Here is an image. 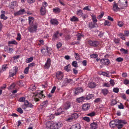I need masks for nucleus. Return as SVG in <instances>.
<instances>
[{"instance_id":"obj_1","label":"nucleus","mask_w":129,"mask_h":129,"mask_svg":"<svg viewBox=\"0 0 129 129\" xmlns=\"http://www.w3.org/2000/svg\"><path fill=\"white\" fill-rule=\"evenodd\" d=\"M47 124H50V129H58L61 126L62 124L60 122H55L51 123V125L50 124V123H47Z\"/></svg>"},{"instance_id":"obj_2","label":"nucleus","mask_w":129,"mask_h":129,"mask_svg":"<svg viewBox=\"0 0 129 129\" xmlns=\"http://www.w3.org/2000/svg\"><path fill=\"white\" fill-rule=\"evenodd\" d=\"M118 3L121 9H124L127 6V2L126 0H119Z\"/></svg>"},{"instance_id":"obj_3","label":"nucleus","mask_w":129,"mask_h":129,"mask_svg":"<svg viewBox=\"0 0 129 129\" xmlns=\"http://www.w3.org/2000/svg\"><path fill=\"white\" fill-rule=\"evenodd\" d=\"M24 103V104L22 106V108L24 109H25L27 107L32 108L34 106L31 103H29L27 100L25 101Z\"/></svg>"},{"instance_id":"obj_4","label":"nucleus","mask_w":129,"mask_h":129,"mask_svg":"<svg viewBox=\"0 0 129 129\" xmlns=\"http://www.w3.org/2000/svg\"><path fill=\"white\" fill-rule=\"evenodd\" d=\"M37 25L36 24L34 25H32L28 27V31L31 33H33L36 32L37 30Z\"/></svg>"},{"instance_id":"obj_5","label":"nucleus","mask_w":129,"mask_h":129,"mask_svg":"<svg viewBox=\"0 0 129 129\" xmlns=\"http://www.w3.org/2000/svg\"><path fill=\"white\" fill-rule=\"evenodd\" d=\"M48 49V48L47 47L46 49H43L41 50L42 53L45 56H47L51 54V53L49 51Z\"/></svg>"},{"instance_id":"obj_6","label":"nucleus","mask_w":129,"mask_h":129,"mask_svg":"<svg viewBox=\"0 0 129 129\" xmlns=\"http://www.w3.org/2000/svg\"><path fill=\"white\" fill-rule=\"evenodd\" d=\"M100 62L101 64L104 65H108L110 62L109 59H102L100 60Z\"/></svg>"},{"instance_id":"obj_7","label":"nucleus","mask_w":129,"mask_h":129,"mask_svg":"<svg viewBox=\"0 0 129 129\" xmlns=\"http://www.w3.org/2000/svg\"><path fill=\"white\" fill-rule=\"evenodd\" d=\"M88 43L90 46L94 47H96L99 44V42L95 41H88Z\"/></svg>"},{"instance_id":"obj_8","label":"nucleus","mask_w":129,"mask_h":129,"mask_svg":"<svg viewBox=\"0 0 129 129\" xmlns=\"http://www.w3.org/2000/svg\"><path fill=\"white\" fill-rule=\"evenodd\" d=\"M120 8L121 7H120V8L118 7L117 4L115 2L114 3V5L112 9L114 11L116 12L118 11H120V10L121 9Z\"/></svg>"},{"instance_id":"obj_9","label":"nucleus","mask_w":129,"mask_h":129,"mask_svg":"<svg viewBox=\"0 0 129 129\" xmlns=\"http://www.w3.org/2000/svg\"><path fill=\"white\" fill-rule=\"evenodd\" d=\"M63 76V73L61 72H58L56 74V77L58 79H61Z\"/></svg>"},{"instance_id":"obj_10","label":"nucleus","mask_w":129,"mask_h":129,"mask_svg":"<svg viewBox=\"0 0 129 129\" xmlns=\"http://www.w3.org/2000/svg\"><path fill=\"white\" fill-rule=\"evenodd\" d=\"M25 12V10L24 9H23L19 11L14 13L15 16L20 15L23 14Z\"/></svg>"},{"instance_id":"obj_11","label":"nucleus","mask_w":129,"mask_h":129,"mask_svg":"<svg viewBox=\"0 0 129 129\" xmlns=\"http://www.w3.org/2000/svg\"><path fill=\"white\" fill-rule=\"evenodd\" d=\"M116 120H114L112 121H111L110 123V125L111 128H113L114 127H116L117 125L118 124H116L115 123V122H117V121H116Z\"/></svg>"},{"instance_id":"obj_12","label":"nucleus","mask_w":129,"mask_h":129,"mask_svg":"<svg viewBox=\"0 0 129 129\" xmlns=\"http://www.w3.org/2000/svg\"><path fill=\"white\" fill-rule=\"evenodd\" d=\"M90 107L89 105L88 104H85L83 105L82 107V109L83 110L86 111L88 110Z\"/></svg>"},{"instance_id":"obj_13","label":"nucleus","mask_w":129,"mask_h":129,"mask_svg":"<svg viewBox=\"0 0 129 129\" xmlns=\"http://www.w3.org/2000/svg\"><path fill=\"white\" fill-rule=\"evenodd\" d=\"M71 105L70 103L67 102L63 105V108L65 110H67L70 107Z\"/></svg>"},{"instance_id":"obj_14","label":"nucleus","mask_w":129,"mask_h":129,"mask_svg":"<svg viewBox=\"0 0 129 129\" xmlns=\"http://www.w3.org/2000/svg\"><path fill=\"white\" fill-rule=\"evenodd\" d=\"M90 128L91 129H96L98 127L97 123L93 122L90 124Z\"/></svg>"},{"instance_id":"obj_15","label":"nucleus","mask_w":129,"mask_h":129,"mask_svg":"<svg viewBox=\"0 0 129 129\" xmlns=\"http://www.w3.org/2000/svg\"><path fill=\"white\" fill-rule=\"evenodd\" d=\"M83 91V89L81 87H78L76 89L75 94L77 95Z\"/></svg>"},{"instance_id":"obj_16","label":"nucleus","mask_w":129,"mask_h":129,"mask_svg":"<svg viewBox=\"0 0 129 129\" xmlns=\"http://www.w3.org/2000/svg\"><path fill=\"white\" fill-rule=\"evenodd\" d=\"M80 125L79 124H77L75 125H72L70 128V129H80Z\"/></svg>"},{"instance_id":"obj_17","label":"nucleus","mask_w":129,"mask_h":129,"mask_svg":"<svg viewBox=\"0 0 129 129\" xmlns=\"http://www.w3.org/2000/svg\"><path fill=\"white\" fill-rule=\"evenodd\" d=\"M64 111H62V108H59L57 110V112L56 113H55V114L57 116L61 114H63L64 113Z\"/></svg>"},{"instance_id":"obj_18","label":"nucleus","mask_w":129,"mask_h":129,"mask_svg":"<svg viewBox=\"0 0 129 129\" xmlns=\"http://www.w3.org/2000/svg\"><path fill=\"white\" fill-rule=\"evenodd\" d=\"M51 60L50 59L48 58L47 60V62L45 65L44 67L45 68L47 69L49 68L51 64Z\"/></svg>"},{"instance_id":"obj_19","label":"nucleus","mask_w":129,"mask_h":129,"mask_svg":"<svg viewBox=\"0 0 129 129\" xmlns=\"http://www.w3.org/2000/svg\"><path fill=\"white\" fill-rule=\"evenodd\" d=\"M51 23L53 25H57L58 24V21L55 19H52L50 20Z\"/></svg>"},{"instance_id":"obj_20","label":"nucleus","mask_w":129,"mask_h":129,"mask_svg":"<svg viewBox=\"0 0 129 129\" xmlns=\"http://www.w3.org/2000/svg\"><path fill=\"white\" fill-rule=\"evenodd\" d=\"M43 91H41L40 92L35 95L36 96H38L40 98L45 97L44 95L43 94Z\"/></svg>"},{"instance_id":"obj_21","label":"nucleus","mask_w":129,"mask_h":129,"mask_svg":"<svg viewBox=\"0 0 129 129\" xmlns=\"http://www.w3.org/2000/svg\"><path fill=\"white\" fill-rule=\"evenodd\" d=\"M59 34V32L57 31L54 33L53 35V37L52 38V40L54 41L55 38H57L58 37V35Z\"/></svg>"},{"instance_id":"obj_22","label":"nucleus","mask_w":129,"mask_h":129,"mask_svg":"<svg viewBox=\"0 0 129 129\" xmlns=\"http://www.w3.org/2000/svg\"><path fill=\"white\" fill-rule=\"evenodd\" d=\"M85 99V98L83 96H82L77 99L76 101L77 102L80 103L83 101Z\"/></svg>"},{"instance_id":"obj_23","label":"nucleus","mask_w":129,"mask_h":129,"mask_svg":"<svg viewBox=\"0 0 129 129\" xmlns=\"http://www.w3.org/2000/svg\"><path fill=\"white\" fill-rule=\"evenodd\" d=\"M116 121H117V122H118L119 123H123L124 124H125L127 123V122L125 120H119L118 119L117 120H116Z\"/></svg>"},{"instance_id":"obj_24","label":"nucleus","mask_w":129,"mask_h":129,"mask_svg":"<svg viewBox=\"0 0 129 129\" xmlns=\"http://www.w3.org/2000/svg\"><path fill=\"white\" fill-rule=\"evenodd\" d=\"M40 12L42 15H45L46 13L45 7H44V8L42 7H41L40 10Z\"/></svg>"},{"instance_id":"obj_25","label":"nucleus","mask_w":129,"mask_h":129,"mask_svg":"<svg viewBox=\"0 0 129 129\" xmlns=\"http://www.w3.org/2000/svg\"><path fill=\"white\" fill-rule=\"evenodd\" d=\"M88 86L89 88H93L95 86V84L94 82H91L89 83Z\"/></svg>"},{"instance_id":"obj_26","label":"nucleus","mask_w":129,"mask_h":129,"mask_svg":"<svg viewBox=\"0 0 129 129\" xmlns=\"http://www.w3.org/2000/svg\"><path fill=\"white\" fill-rule=\"evenodd\" d=\"M53 11L55 13H59L60 11V9L58 8H56L53 9Z\"/></svg>"},{"instance_id":"obj_27","label":"nucleus","mask_w":129,"mask_h":129,"mask_svg":"<svg viewBox=\"0 0 129 129\" xmlns=\"http://www.w3.org/2000/svg\"><path fill=\"white\" fill-rule=\"evenodd\" d=\"M70 20L74 22L79 21L78 18L74 16H73L72 18H71Z\"/></svg>"},{"instance_id":"obj_28","label":"nucleus","mask_w":129,"mask_h":129,"mask_svg":"<svg viewBox=\"0 0 129 129\" xmlns=\"http://www.w3.org/2000/svg\"><path fill=\"white\" fill-rule=\"evenodd\" d=\"M70 67V65L69 64L64 67V69L67 72H69L71 71Z\"/></svg>"},{"instance_id":"obj_29","label":"nucleus","mask_w":129,"mask_h":129,"mask_svg":"<svg viewBox=\"0 0 129 129\" xmlns=\"http://www.w3.org/2000/svg\"><path fill=\"white\" fill-rule=\"evenodd\" d=\"M95 23L94 22H90L89 23V27L90 28H92L95 27Z\"/></svg>"},{"instance_id":"obj_30","label":"nucleus","mask_w":129,"mask_h":129,"mask_svg":"<svg viewBox=\"0 0 129 129\" xmlns=\"http://www.w3.org/2000/svg\"><path fill=\"white\" fill-rule=\"evenodd\" d=\"M76 36H77V40H79L82 37H83V35L82 34L79 33L77 34Z\"/></svg>"},{"instance_id":"obj_31","label":"nucleus","mask_w":129,"mask_h":129,"mask_svg":"<svg viewBox=\"0 0 129 129\" xmlns=\"http://www.w3.org/2000/svg\"><path fill=\"white\" fill-rule=\"evenodd\" d=\"M71 116L73 119H76L79 116L78 114L75 113L73 114Z\"/></svg>"},{"instance_id":"obj_32","label":"nucleus","mask_w":129,"mask_h":129,"mask_svg":"<svg viewBox=\"0 0 129 129\" xmlns=\"http://www.w3.org/2000/svg\"><path fill=\"white\" fill-rule=\"evenodd\" d=\"M102 92L104 95H106L108 93V91L107 89H104L102 90Z\"/></svg>"},{"instance_id":"obj_33","label":"nucleus","mask_w":129,"mask_h":129,"mask_svg":"<svg viewBox=\"0 0 129 129\" xmlns=\"http://www.w3.org/2000/svg\"><path fill=\"white\" fill-rule=\"evenodd\" d=\"M48 104V101L46 100L43 102L41 104V106H42V108L43 107H46L47 106Z\"/></svg>"},{"instance_id":"obj_34","label":"nucleus","mask_w":129,"mask_h":129,"mask_svg":"<svg viewBox=\"0 0 129 129\" xmlns=\"http://www.w3.org/2000/svg\"><path fill=\"white\" fill-rule=\"evenodd\" d=\"M93 97V95L92 94H89L85 98L86 100H89L91 99Z\"/></svg>"},{"instance_id":"obj_35","label":"nucleus","mask_w":129,"mask_h":129,"mask_svg":"<svg viewBox=\"0 0 129 129\" xmlns=\"http://www.w3.org/2000/svg\"><path fill=\"white\" fill-rule=\"evenodd\" d=\"M95 115V113L94 111H93L87 114V115L90 117H93Z\"/></svg>"},{"instance_id":"obj_36","label":"nucleus","mask_w":129,"mask_h":129,"mask_svg":"<svg viewBox=\"0 0 129 129\" xmlns=\"http://www.w3.org/2000/svg\"><path fill=\"white\" fill-rule=\"evenodd\" d=\"M83 14L82 11L81 10H79L77 11L76 14L78 16L81 15Z\"/></svg>"},{"instance_id":"obj_37","label":"nucleus","mask_w":129,"mask_h":129,"mask_svg":"<svg viewBox=\"0 0 129 129\" xmlns=\"http://www.w3.org/2000/svg\"><path fill=\"white\" fill-rule=\"evenodd\" d=\"M34 18L33 17H29V24H31L34 21Z\"/></svg>"},{"instance_id":"obj_38","label":"nucleus","mask_w":129,"mask_h":129,"mask_svg":"<svg viewBox=\"0 0 129 129\" xmlns=\"http://www.w3.org/2000/svg\"><path fill=\"white\" fill-rule=\"evenodd\" d=\"M92 19L93 22L94 23H96L97 21V20L96 16L93 15H92Z\"/></svg>"},{"instance_id":"obj_39","label":"nucleus","mask_w":129,"mask_h":129,"mask_svg":"<svg viewBox=\"0 0 129 129\" xmlns=\"http://www.w3.org/2000/svg\"><path fill=\"white\" fill-rule=\"evenodd\" d=\"M0 17L1 19L4 20H6L8 18V17L7 16H5L4 14H1Z\"/></svg>"},{"instance_id":"obj_40","label":"nucleus","mask_w":129,"mask_h":129,"mask_svg":"<svg viewBox=\"0 0 129 129\" xmlns=\"http://www.w3.org/2000/svg\"><path fill=\"white\" fill-rule=\"evenodd\" d=\"M8 43L9 44L17 45V43L15 40H13L9 41Z\"/></svg>"},{"instance_id":"obj_41","label":"nucleus","mask_w":129,"mask_h":129,"mask_svg":"<svg viewBox=\"0 0 129 129\" xmlns=\"http://www.w3.org/2000/svg\"><path fill=\"white\" fill-rule=\"evenodd\" d=\"M33 60V57H31L27 59L26 60V63H29L31 62Z\"/></svg>"},{"instance_id":"obj_42","label":"nucleus","mask_w":129,"mask_h":129,"mask_svg":"<svg viewBox=\"0 0 129 129\" xmlns=\"http://www.w3.org/2000/svg\"><path fill=\"white\" fill-rule=\"evenodd\" d=\"M119 35L120 37L122 39V40H125V39L124 37V35L123 34L120 33H119Z\"/></svg>"},{"instance_id":"obj_43","label":"nucleus","mask_w":129,"mask_h":129,"mask_svg":"<svg viewBox=\"0 0 129 129\" xmlns=\"http://www.w3.org/2000/svg\"><path fill=\"white\" fill-rule=\"evenodd\" d=\"M72 65L73 66L75 67H77L78 66H77L78 64L77 61H74L72 63Z\"/></svg>"},{"instance_id":"obj_44","label":"nucleus","mask_w":129,"mask_h":129,"mask_svg":"<svg viewBox=\"0 0 129 129\" xmlns=\"http://www.w3.org/2000/svg\"><path fill=\"white\" fill-rule=\"evenodd\" d=\"M29 88L31 89L32 91L35 90L36 89V87L35 85H31Z\"/></svg>"},{"instance_id":"obj_45","label":"nucleus","mask_w":129,"mask_h":129,"mask_svg":"<svg viewBox=\"0 0 129 129\" xmlns=\"http://www.w3.org/2000/svg\"><path fill=\"white\" fill-rule=\"evenodd\" d=\"M117 103V101L115 100H113L111 102V106H114Z\"/></svg>"},{"instance_id":"obj_46","label":"nucleus","mask_w":129,"mask_h":129,"mask_svg":"<svg viewBox=\"0 0 129 129\" xmlns=\"http://www.w3.org/2000/svg\"><path fill=\"white\" fill-rule=\"evenodd\" d=\"M120 50L121 52H123V53L124 54H127L128 53V51L127 50H125V49L121 48L120 49Z\"/></svg>"},{"instance_id":"obj_47","label":"nucleus","mask_w":129,"mask_h":129,"mask_svg":"<svg viewBox=\"0 0 129 129\" xmlns=\"http://www.w3.org/2000/svg\"><path fill=\"white\" fill-rule=\"evenodd\" d=\"M124 23L123 22L121 21H119L118 22V24L120 27H122L124 25Z\"/></svg>"},{"instance_id":"obj_48","label":"nucleus","mask_w":129,"mask_h":129,"mask_svg":"<svg viewBox=\"0 0 129 129\" xmlns=\"http://www.w3.org/2000/svg\"><path fill=\"white\" fill-rule=\"evenodd\" d=\"M73 119L72 118V116H71L67 118L66 119V121H68V122H71L73 121Z\"/></svg>"},{"instance_id":"obj_49","label":"nucleus","mask_w":129,"mask_h":129,"mask_svg":"<svg viewBox=\"0 0 129 129\" xmlns=\"http://www.w3.org/2000/svg\"><path fill=\"white\" fill-rule=\"evenodd\" d=\"M84 120L87 121V122H89L90 121L89 118L88 117H85L83 118Z\"/></svg>"},{"instance_id":"obj_50","label":"nucleus","mask_w":129,"mask_h":129,"mask_svg":"<svg viewBox=\"0 0 129 129\" xmlns=\"http://www.w3.org/2000/svg\"><path fill=\"white\" fill-rule=\"evenodd\" d=\"M29 70V67H28L26 68L24 70V73L27 74L28 73V71Z\"/></svg>"},{"instance_id":"obj_51","label":"nucleus","mask_w":129,"mask_h":129,"mask_svg":"<svg viewBox=\"0 0 129 129\" xmlns=\"http://www.w3.org/2000/svg\"><path fill=\"white\" fill-rule=\"evenodd\" d=\"M116 60L118 62H121L123 61V59L122 58L119 57L117 58Z\"/></svg>"},{"instance_id":"obj_52","label":"nucleus","mask_w":129,"mask_h":129,"mask_svg":"<svg viewBox=\"0 0 129 129\" xmlns=\"http://www.w3.org/2000/svg\"><path fill=\"white\" fill-rule=\"evenodd\" d=\"M90 56L91 58H95L98 56V55L97 54H93L91 55Z\"/></svg>"},{"instance_id":"obj_53","label":"nucleus","mask_w":129,"mask_h":129,"mask_svg":"<svg viewBox=\"0 0 129 129\" xmlns=\"http://www.w3.org/2000/svg\"><path fill=\"white\" fill-rule=\"evenodd\" d=\"M17 111L20 114H22L23 112V110L20 108H19L17 109Z\"/></svg>"},{"instance_id":"obj_54","label":"nucleus","mask_w":129,"mask_h":129,"mask_svg":"<svg viewBox=\"0 0 129 129\" xmlns=\"http://www.w3.org/2000/svg\"><path fill=\"white\" fill-rule=\"evenodd\" d=\"M104 25H108L109 26L110 25V23L108 21H106L104 23Z\"/></svg>"},{"instance_id":"obj_55","label":"nucleus","mask_w":129,"mask_h":129,"mask_svg":"<svg viewBox=\"0 0 129 129\" xmlns=\"http://www.w3.org/2000/svg\"><path fill=\"white\" fill-rule=\"evenodd\" d=\"M104 14V13L103 12H102L101 14L99 15L97 17V18L98 19H100L101 18H102Z\"/></svg>"},{"instance_id":"obj_56","label":"nucleus","mask_w":129,"mask_h":129,"mask_svg":"<svg viewBox=\"0 0 129 129\" xmlns=\"http://www.w3.org/2000/svg\"><path fill=\"white\" fill-rule=\"evenodd\" d=\"M113 91L116 93H117L119 91V89L118 88H114L113 90Z\"/></svg>"},{"instance_id":"obj_57","label":"nucleus","mask_w":129,"mask_h":129,"mask_svg":"<svg viewBox=\"0 0 129 129\" xmlns=\"http://www.w3.org/2000/svg\"><path fill=\"white\" fill-rule=\"evenodd\" d=\"M19 101L21 102H25V98L23 97H21L20 98Z\"/></svg>"},{"instance_id":"obj_58","label":"nucleus","mask_w":129,"mask_h":129,"mask_svg":"<svg viewBox=\"0 0 129 129\" xmlns=\"http://www.w3.org/2000/svg\"><path fill=\"white\" fill-rule=\"evenodd\" d=\"M124 83L125 85L129 84V80L125 79L124 81Z\"/></svg>"},{"instance_id":"obj_59","label":"nucleus","mask_w":129,"mask_h":129,"mask_svg":"<svg viewBox=\"0 0 129 129\" xmlns=\"http://www.w3.org/2000/svg\"><path fill=\"white\" fill-rule=\"evenodd\" d=\"M35 65V63H30L28 64V67H29H29H32L33 66H34Z\"/></svg>"},{"instance_id":"obj_60","label":"nucleus","mask_w":129,"mask_h":129,"mask_svg":"<svg viewBox=\"0 0 129 129\" xmlns=\"http://www.w3.org/2000/svg\"><path fill=\"white\" fill-rule=\"evenodd\" d=\"M110 84L112 86H113L115 84L114 81L113 80L111 79L110 80Z\"/></svg>"},{"instance_id":"obj_61","label":"nucleus","mask_w":129,"mask_h":129,"mask_svg":"<svg viewBox=\"0 0 129 129\" xmlns=\"http://www.w3.org/2000/svg\"><path fill=\"white\" fill-rule=\"evenodd\" d=\"M7 64H6L3 66L2 69L3 71H5L6 69L8 68V67H7Z\"/></svg>"},{"instance_id":"obj_62","label":"nucleus","mask_w":129,"mask_h":129,"mask_svg":"<svg viewBox=\"0 0 129 129\" xmlns=\"http://www.w3.org/2000/svg\"><path fill=\"white\" fill-rule=\"evenodd\" d=\"M67 82L71 84H73L74 83L73 81L72 80L70 79H68L67 80Z\"/></svg>"},{"instance_id":"obj_63","label":"nucleus","mask_w":129,"mask_h":129,"mask_svg":"<svg viewBox=\"0 0 129 129\" xmlns=\"http://www.w3.org/2000/svg\"><path fill=\"white\" fill-rule=\"evenodd\" d=\"M71 38V37H70V35H68L66 36L65 37V39L67 40H69Z\"/></svg>"},{"instance_id":"obj_64","label":"nucleus","mask_w":129,"mask_h":129,"mask_svg":"<svg viewBox=\"0 0 129 129\" xmlns=\"http://www.w3.org/2000/svg\"><path fill=\"white\" fill-rule=\"evenodd\" d=\"M100 98H97L94 101V102L95 103H97L100 101Z\"/></svg>"}]
</instances>
